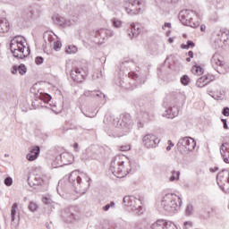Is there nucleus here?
Segmentation results:
<instances>
[{"instance_id":"nucleus-30","label":"nucleus","mask_w":229,"mask_h":229,"mask_svg":"<svg viewBox=\"0 0 229 229\" xmlns=\"http://www.w3.org/2000/svg\"><path fill=\"white\" fill-rule=\"evenodd\" d=\"M28 209L30 212H37V210H38V204H37L35 201H30Z\"/></svg>"},{"instance_id":"nucleus-49","label":"nucleus","mask_w":229,"mask_h":229,"mask_svg":"<svg viewBox=\"0 0 229 229\" xmlns=\"http://www.w3.org/2000/svg\"><path fill=\"white\" fill-rule=\"evenodd\" d=\"M166 28L171 29V22H165L163 26V30H165Z\"/></svg>"},{"instance_id":"nucleus-22","label":"nucleus","mask_w":229,"mask_h":229,"mask_svg":"<svg viewBox=\"0 0 229 229\" xmlns=\"http://www.w3.org/2000/svg\"><path fill=\"white\" fill-rule=\"evenodd\" d=\"M141 32L142 27L140 26V24L136 23L131 25V30H129L128 35L130 38H133V37H138V35H140Z\"/></svg>"},{"instance_id":"nucleus-46","label":"nucleus","mask_w":229,"mask_h":229,"mask_svg":"<svg viewBox=\"0 0 229 229\" xmlns=\"http://www.w3.org/2000/svg\"><path fill=\"white\" fill-rule=\"evenodd\" d=\"M95 91L86 90L84 91V96L86 98H92V94H94Z\"/></svg>"},{"instance_id":"nucleus-45","label":"nucleus","mask_w":229,"mask_h":229,"mask_svg":"<svg viewBox=\"0 0 229 229\" xmlns=\"http://www.w3.org/2000/svg\"><path fill=\"white\" fill-rule=\"evenodd\" d=\"M163 3H167L168 4H176L179 0H162Z\"/></svg>"},{"instance_id":"nucleus-25","label":"nucleus","mask_w":229,"mask_h":229,"mask_svg":"<svg viewBox=\"0 0 229 229\" xmlns=\"http://www.w3.org/2000/svg\"><path fill=\"white\" fill-rule=\"evenodd\" d=\"M191 72L192 74H194L195 76H201L203 74V72H205V69H203L201 66L199 65H194L191 68Z\"/></svg>"},{"instance_id":"nucleus-26","label":"nucleus","mask_w":229,"mask_h":229,"mask_svg":"<svg viewBox=\"0 0 229 229\" xmlns=\"http://www.w3.org/2000/svg\"><path fill=\"white\" fill-rule=\"evenodd\" d=\"M19 204H17V202L13 203L11 208V221H15V215L17 214Z\"/></svg>"},{"instance_id":"nucleus-44","label":"nucleus","mask_w":229,"mask_h":229,"mask_svg":"<svg viewBox=\"0 0 229 229\" xmlns=\"http://www.w3.org/2000/svg\"><path fill=\"white\" fill-rule=\"evenodd\" d=\"M130 149H131L130 145H123L120 147V151H130Z\"/></svg>"},{"instance_id":"nucleus-28","label":"nucleus","mask_w":229,"mask_h":229,"mask_svg":"<svg viewBox=\"0 0 229 229\" xmlns=\"http://www.w3.org/2000/svg\"><path fill=\"white\" fill-rule=\"evenodd\" d=\"M42 201L44 205L48 206L50 208H55V202L53 201V199H51L50 197H43Z\"/></svg>"},{"instance_id":"nucleus-3","label":"nucleus","mask_w":229,"mask_h":229,"mask_svg":"<svg viewBox=\"0 0 229 229\" xmlns=\"http://www.w3.org/2000/svg\"><path fill=\"white\" fill-rule=\"evenodd\" d=\"M161 207L168 214H174L182 207V198L174 193H166L161 199Z\"/></svg>"},{"instance_id":"nucleus-51","label":"nucleus","mask_w":229,"mask_h":229,"mask_svg":"<svg viewBox=\"0 0 229 229\" xmlns=\"http://www.w3.org/2000/svg\"><path fill=\"white\" fill-rule=\"evenodd\" d=\"M184 226H185V228H187V226H192V222H191V221L184 222Z\"/></svg>"},{"instance_id":"nucleus-11","label":"nucleus","mask_w":229,"mask_h":229,"mask_svg":"<svg viewBox=\"0 0 229 229\" xmlns=\"http://www.w3.org/2000/svg\"><path fill=\"white\" fill-rule=\"evenodd\" d=\"M87 74H89V71L87 68H72L71 71V78L76 83H81L85 78H87Z\"/></svg>"},{"instance_id":"nucleus-42","label":"nucleus","mask_w":229,"mask_h":229,"mask_svg":"<svg viewBox=\"0 0 229 229\" xmlns=\"http://www.w3.org/2000/svg\"><path fill=\"white\" fill-rule=\"evenodd\" d=\"M167 144L168 146L166 147V151H171L172 148L174 147V143L171 140H169L167 141Z\"/></svg>"},{"instance_id":"nucleus-8","label":"nucleus","mask_w":229,"mask_h":229,"mask_svg":"<svg viewBox=\"0 0 229 229\" xmlns=\"http://www.w3.org/2000/svg\"><path fill=\"white\" fill-rule=\"evenodd\" d=\"M126 4H129L128 7H125V12L129 15H137L140 12V7L146 4L144 0H126Z\"/></svg>"},{"instance_id":"nucleus-53","label":"nucleus","mask_w":229,"mask_h":229,"mask_svg":"<svg viewBox=\"0 0 229 229\" xmlns=\"http://www.w3.org/2000/svg\"><path fill=\"white\" fill-rule=\"evenodd\" d=\"M217 171H219V168H218V167L210 168V172H211V173H216V172H217Z\"/></svg>"},{"instance_id":"nucleus-21","label":"nucleus","mask_w":229,"mask_h":229,"mask_svg":"<svg viewBox=\"0 0 229 229\" xmlns=\"http://www.w3.org/2000/svg\"><path fill=\"white\" fill-rule=\"evenodd\" d=\"M46 181L39 175H33L28 178V183L30 187H37L42 185Z\"/></svg>"},{"instance_id":"nucleus-60","label":"nucleus","mask_w":229,"mask_h":229,"mask_svg":"<svg viewBox=\"0 0 229 229\" xmlns=\"http://www.w3.org/2000/svg\"><path fill=\"white\" fill-rule=\"evenodd\" d=\"M186 62H191V57L186 58Z\"/></svg>"},{"instance_id":"nucleus-1","label":"nucleus","mask_w":229,"mask_h":229,"mask_svg":"<svg viewBox=\"0 0 229 229\" xmlns=\"http://www.w3.org/2000/svg\"><path fill=\"white\" fill-rule=\"evenodd\" d=\"M110 171L116 178H124L131 171V162L124 155H117L113 157Z\"/></svg>"},{"instance_id":"nucleus-18","label":"nucleus","mask_w":229,"mask_h":229,"mask_svg":"<svg viewBox=\"0 0 229 229\" xmlns=\"http://www.w3.org/2000/svg\"><path fill=\"white\" fill-rule=\"evenodd\" d=\"M214 75H204L197 80L196 86L199 87V89H203V87H206V85H208V83H210V81H214Z\"/></svg>"},{"instance_id":"nucleus-57","label":"nucleus","mask_w":229,"mask_h":229,"mask_svg":"<svg viewBox=\"0 0 229 229\" xmlns=\"http://www.w3.org/2000/svg\"><path fill=\"white\" fill-rule=\"evenodd\" d=\"M168 42H169V44H173V42H174V39H173V38H169Z\"/></svg>"},{"instance_id":"nucleus-37","label":"nucleus","mask_w":229,"mask_h":229,"mask_svg":"<svg viewBox=\"0 0 229 229\" xmlns=\"http://www.w3.org/2000/svg\"><path fill=\"white\" fill-rule=\"evenodd\" d=\"M4 185H6V187H12L13 180L12 179V177H6L4 181Z\"/></svg>"},{"instance_id":"nucleus-31","label":"nucleus","mask_w":229,"mask_h":229,"mask_svg":"<svg viewBox=\"0 0 229 229\" xmlns=\"http://www.w3.org/2000/svg\"><path fill=\"white\" fill-rule=\"evenodd\" d=\"M153 119V114H149L148 112L142 113V121L143 123H148Z\"/></svg>"},{"instance_id":"nucleus-32","label":"nucleus","mask_w":229,"mask_h":229,"mask_svg":"<svg viewBox=\"0 0 229 229\" xmlns=\"http://www.w3.org/2000/svg\"><path fill=\"white\" fill-rule=\"evenodd\" d=\"M39 98L41 101H44L45 103H48V101H51V96L47 93L41 94L39 96Z\"/></svg>"},{"instance_id":"nucleus-9","label":"nucleus","mask_w":229,"mask_h":229,"mask_svg":"<svg viewBox=\"0 0 229 229\" xmlns=\"http://www.w3.org/2000/svg\"><path fill=\"white\" fill-rule=\"evenodd\" d=\"M216 183L224 192L229 191V171L222 170L216 175Z\"/></svg>"},{"instance_id":"nucleus-17","label":"nucleus","mask_w":229,"mask_h":229,"mask_svg":"<svg viewBox=\"0 0 229 229\" xmlns=\"http://www.w3.org/2000/svg\"><path fill=\"white\" fill-rule=\"evenodd\" d=\"M211 65L216 72L223 74V71L219 70V68L221 69L224 65L223 61H221V55L215 54L211 58Z\"/></svg>"},{"instance_id":"nucleus-4","label":"nucleus","mask_w":229,"mask_h":229,"mask_svg":"<svg viewBox=\"0 0 229 229\" xmlns=\"http://www.w3.org/2000/svg\"><path fill=\"white\" fill-rule=\"evenodd\" d=\"M25 48L26 47L22 42L21 37L18 36L11 40L10 50H11V53H13L14 58H20L21 60H22V58H26V56H28L30 53L24 52Z\"/></svg>"},{"instance_id":"nucleus-29","label":"nucleus","mask_w":229,"mask_h":229,"mask_svg":"<svg viewBox=\"0 0 229 229\" xmlns=\"http://www.w3.org/2000/svg\"><path fill=\"white\" fill-rule=\"evenodd\" d=\"M180 180V172L179 171H172V175L169 177L170 182H176Z\"/></svg>"},{"instance_id":"nucleus-56","label":"nucleus","mask_w":229,"mask_h":229,"mask_svg":"<svg viewBox=\"0 0 229 229\" xmlns=\"http://www.w3.org/2000/svg\"><path fill=\"white\" fill-rule=\"evenodd\" d=\"M80 145H78V143H74L73 144V148L76 151H78V148H79Z\"/></svg>"},{"instance_id":"nucleus-39","label":"nucleus","mask_w":229,"mask_h":229,"mask_svg":"<svg viewBox=\"0 0 229 229\" xmlns=\"http://www.w3.org/2000/svg\"><path fill=\"white\" fill-rule=\"evenodd\" d=\"M35 63L37 65H42V64H44V57L42 56L36 57Z\"/></svg>"},{"instance_id":"nucleus-34","label":"nucleus","mask_w":229,"mask_h":229,"mask_svg":"<svg viewBox=\"0 0 229 229\" xmlns=\"http://www.w3.org/2000/svg\"><path fill=\"white\" fill-rule=\"evenodd\" d=\"M190 47H194V42L188 40L187 44L181 45L182 49H189Z\"/></svg>"},{"instance_id":"nucleus-7","label":"nucleus","mask_w":229,"mask_h":229,"mask_svg":"<svg viewBox=\"0 0 229 229\" xmlns=\"http://www.w3.org/2000/svg\"><path fill=\"white\" fill-rule=\"evenodd\" d=\"M179 151H194L196 148V140L191 137H184L179 140L177 143Z\"/></svg>"},{"instance_id":"nucleus-59","label":"nucleus","mask_w":229,"mask_h":229,"mask_svg":"<svg viewBox=\"0 0 229 229\" xmlns=\"http://www.w3.org/2000/svg\"><path fill=\"white\" fill-rule=\"evenodd\" d=\"M171 35V31L166 32V37H169Z\"/></svg>"},{"instance_id":"nucleus-5","label":"nucleus","mask_w":229,"mask_h":229,"mask_svg":"<svg viewBox=\"0 0 229 229\" xmlns=\"http://www.w3.org/2000/svg\"><path fill=\"white\" fill-rule=\"evenodd\" d=\"M179 19L184 26H190V28H199V21L196 20V13L191 10H183L179 13Z\"/></svg>"},{"instance_id":"nucleus-12","label":"nucleus","mask_w":229,"mask_h":229,"mask_svg":"<svg viewBox=\"0 0 229 229\" xmlns=\"http://www.w3.org/2000/svg\"><path fill=\"white\" fill-rule=\"evenodd\" d=\"M142 142L143 146L147 148V149H151L153 148H157V146L160 144V140L154 134H146L143 137Z\"/></svg>"},{"instance_id":"nucleus-36","label":"nucleus","mask_w":229,"mask_h":229,"mask_svg":"<svg viewBox=\"0 0 229 229\" xmlns=\"http://www.w3.org/2000/svg\"><path fill=\"white\" fill-rule=\"evenodd\" d=\"M191 81V79L189 78V76L187 75H183L182 78H181V83L182 85H189Z\"/></svg>"},{"instance_id":"nucleus-10","label":"nucleus","mask_w":229,"mask_h":229,"mask_svg":"<svg viewBox=\"0 0 229 229\" xmlns=\"http://www.w3.org/2000/svg\"><path fill=\"white\" fill-rule=\"evenodd\" d=\"M163 106L165 107V113L163 114V117H166L167 119H174V117H177L180 112L178 106H173V104L167 101V99L164 101Z\"/></svg>"},{"instance_id":"nucleus-62","label":"nucleus","mask_w":229,"mask_h":229,"mask_svg":"<svg viewBox=\"0 0 229 229\" xmlns=\"http://www.w3.org/2000/svg\"><path fill=\"white\" fill-rule=\"evenodd\" d=\"M0 56H1V52H0Z\"/></svg>"},{"instance_id":"nucleus-43","label":"nucleus","mask_w":229,"mask_h":229,"mask_svg":"<svg viewBox=\"0 0 229 229\" xmlns=\"http://www.w3.org/2000/svg\"><path fill=\"white\" fill-rule=\"evenodd\" d=\"M192 210H193L192 205L189 204L186 208L187 216H191V214H192Z\"/></svg>"},{"instance_id":"nucleus-41","label":"nucleus","mask_w":229,"mask_h":229,"mask_svg":"<svg viewBox=\"0 0 229 229\" xmlns=\"http://www.w3.org/2000/svg\"><path fill=\"white\" fill-rule=\"evenodd\" d=\"M129 78H131V80H134V81H137V80H139V75H137L133 72H129Z\"/></svg>"},{"instance_id":"nucleus-48","label":"nucleus","mask_w":229,"mask_h":229,"mask_svg":"<svg viewBox=\"0 0 229 229\" xmlns=\"http://www.w3.org/2000/svg\"><path fill=\"white\" fill-rule=\"evenodd\" d=\"M16 72H19V67L13 66L12 69V74H15Z\"/></svg>"},{"instance_id":"nucleus-19","label":"nucleus","mask_w":229,"mask_h":229,"mask_svg":"<svg viewBox=\"0 0 229 229\" xmlns=\"http://www.w3.org/2000/svg\"><path fill=\"white\" fill-rule=\"evenodd\" d=\"M220 155L225 164H229V143L224 142L220 146Z\"/></svg>"},{"instance_id":"nucleus-55","label":"nucleus","mask_w":229,"mask_h":229,"mask_svg":"<svg viewBox=\"0 0 229 229\" xmlns=\"http://www.w3.org/2000/svg\"><path fill=\"white\" fill-rule=\"evenodd\" d=\"M206 30H207V26H205V25L200 26V30L201 31H205Z\"/></svg>"},{"instance_id":"nucleus-23","label":"nucleus","mask_w":229,"mask_h":229,"mask_svg":"<svg viewBox=\"0 0 229 229\" xmlns=\"http://www.w3.org/2000/svg\"><path fill=\"white\" fill-rule=\"evenodd\" d=\"M10 31V21L6 18H0V33Z\"/></svg>"},{"instance_id":"nucleus-6","label":"nucleus","mask_w":229,"mask_h":229,"mask_svg":"<svg viewBox=\"0 0 229 229\" xmlns=\"http://www.w3.org/2000/svg\"><path fill=\"white\" fill-rule=\"evenodd\" d=\"M123 205L129 209L132 210L138 216L142 214V201L134 196H125L123 198Z\"/></svg>"},{"instance_id":"nucleus-27","label":"nucleus","mask_w":229,"mask_h":229,"mask_svg":"<svg viewBox=\"0 0 229 229\" xmlns=\"http://www.w3.org/2000/svg\"><path fill=\"white\" fill-rule=\"evenodd\" d=\"M65 53L66 55H74L78 53V47L74 45H70L65 47Z\"/></svg>"},{"instance_id":"nucleus-15","label":"nucleus","mask_w":229,"mask_h":229,"mask_svg":"<svg viewBox=\"0 0 229 229\" xmlns=\"http://www.w3.org/2000/svg\"><path fill=\"white\" fill-rule=\"evenodd\" d=\"M120 126H122L121 131L123 132H114V137H123V135H126V133H128L131 128V120L128 118L126 122V117H123Z\"/></svg>"},{"instance_id":"nucleus-54","label":"nucleus","mask_w":229,"mask_h":229,"mask_svg":"<svg viewBox=\"0 0 229 229\" xmlns=\"http://www.w3.org/2000/svg\"><path fill=\"white\" fill-rule=\"evenodd\" d=\"M138 128H144V123L138 122Z\"/></svg>"},{"instance_id":"nucleus-40","label":"nucleus","mask_w":229,"mask_h":229,"mask_svg":"<svg viewBox=\"0 0 229 229\" xmlns=\"http://www.w3.org/2000/svg\"><path fill=\"white\" fill-rule=\"evenodd\" d=\"M62 48V42H60V41H55V43H54V49H55V51H58L59 49H61Z\"/></svg>"},{"instance_id":"nucleus-13","label":"nucleus","mask_w":229,"mask_h":229,"mask_svg":"<svg viewBox=\"0 0 229 229\" xmlns=\"http://www.w3.org/2000/svg\"><path fill=\"white\" fill-rule=\"evenodd\" d=\"M61 217H63L64 221L66 223H72L76 219V208H65L61 213Z\"/></svg>"},{"instance_id":"nucleus-47","label":"nucleus","mask_w":229,"mask_h":229,"mask_svg":"<svg viewBox=\"0 0 229 229\" xmlns=\"http://www.w3.org/2000/svg\"><path fill=\"white\" fill-rule=\"evenodd\" d=\"M223 115L229 117V107H225L222 111Z\"/></svg>"},{"instance_id":"nucleus-38","label":"nucleus","mask_w":229,"mask_h":229,"mask_svg":"<svg viewBox=\"0 0 229 229\" xmlns=\"http://www.w3.org/2000/svg\"><path fill=\"white\" fill-rule=\"evenodd\" d=\"M113 26H114V28H121L123 26V23L121 22V21L114 19Z\"/></svg>"},{"instance_id":"nucleus-52","label":"nucleus","mask_w":229,"mask_h":229,"mask_svg":"<svg viewBox=\"0 0 229 229\" xmlns=\"http://www.w3.org/2000/svg\"><path fill=\"white\" fill-rule=\"evenodd\" d=\"M188 56H190V58H194V52L189 51L188 52Z\"/></svg>"},{"instance_id":"nucleus-33","label":"nucleus","mask_w":229,"mask_h":229,"mask_svg":"<svg viewBox=\"0 0 229 229\" xmlns=\"http://www.w3.org/2000/svg\"><path fill=\"white\" fill-rule=\"evenodd\" d=\"M114 207H115V202L111 201L109 204H106V206H104L102 208V210H104V212H108L110 208H114Z\"/></svg>"},{"instance_id":"nucleus-20","label":"nucleus","mask_w":229,"mask_h":229,"mask_svg":"<svg viewBox=\"0 0 229 229\" xmlns=\"http://www.w3.org/2000/svg\"><path fill=\"white\" fill-rule=\"evenodd\" d=\"M95 37H98L102 40H106V38H110V37H114V31L108 29H100L96 32Z\"/></svg>"},{"instance_id":"nucleus-50","label":"nucleus","mask_w":229,"mask_h":229,"mask_svg":"<svg viewBox=\"0 0 229 229\" xmlns=\"http://www.w3.org/2000/svg\"><path fill=\"white\" fill-rule=\"evenodd\" d=\"M222 123L224 124L225 130H228V124L226 123V120L225 119H222Z\"/></svg>"},{"instance_id":"nucleus-16","label":"nucleus","mask_w":229,"mask_h":229,"mask_svg":"<svg viewBox=\"0 0 229 229\" xmlns=\"http://www.w3.org/2000/svg\"><path fill=\"white\" fill-rule=\"evenodd\" d=\"M40 155V147L38 146H32L29 148V153L26 155L27 160L29 162H35L37 158H38Z\"/></svg>"},{"instance_id":"nucleus-61","label":"nucleus","mask_w":229,"mask_h":229,"mask_svg":"<svg viewBox=\"0 0 229 229\" xmlns=\"http://www.w3.org/2000/svg\"><path fill=\"white\" fill-rule=\"evenodd\" d=\"M52 165H53V167H54V168H56V166H54V165H53V164H52Z\"/></svg>"},{"instance_id":"nucleus-58","label":"nucleus","mask_w":229,"mask_h":229,"mask_svg":"<svg viewBox=\"0 0 229 229\" xmlns=\"http://www.w3.org/2000/svg\"><path fill=\"white\" fill-rule=\"evenodd\" d=\"M114 131H121V130L119 129V127H115Z\"/></svg>"},{"instance_id":"nucleus-35","label":"nucleus","mask_w":229,"mask_h":229,"mask_svg":"<svg viewBox=\"0 0 229 229\" xmlns=\"http://www.w3.org/2000/svg\"><path fill=\"white\" fill-rule=\"evenodd\" d=\"M26 71H27L26 65H24V64H20V65L18 66V72H19V74H21V76H23V74H26Z\"/></svg>"},{"instance_id":"nucleus-24","label":"nucleus","mask_w":229,"mask_h":229,"mask_svg":"<svg viewBox=\"0 0 229 229\" xmlns=\"http://www.w3.org/2000/svg\"><path fill=\"white\" fill-rule=\"evenodd\" d=\"M92 98H95L96 99H98V101H102L103 103H106V96L99 90L93 91Z\"/></svg>"},{"instance_id":"nucleus-14","label":"nucleus","mask_w":229,"mask_h":229,"mask_svg":"<svg viewBox=\"0 0 229 229\" xmlns=\"http://www.w3.org/2000/svg\"><path fill=\"white\" fill-rule=\"evenodd\" d=\"M150 229H177L176 225L165 219H159L151 225Z\"/></svg>"},{"instance_id":"nucleus-2","label":"nucleus","mask_w":229,"mask_h":229,"mask_svg":"<svg viewBox=\"0 0 229 229\" xmlns=\"http://www.w3.org/2000/svg\"><path fill=\"white\" fill-rule=\"evenodd\" d=\"M69 182L79 194H85L89 187H90V177L78 170H74L70 174Z\"/></svg>"}]
</instances>
